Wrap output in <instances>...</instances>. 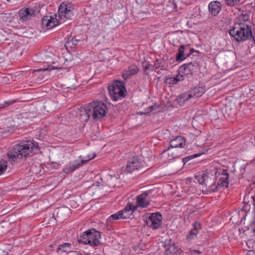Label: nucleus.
<instances>
[{"label":"nucleus","mask_w":255,"mask_h":255,"mask_svg":"<svg viewBox=\"0 0 255 255\" xmlns=\"http://www.w3.org/2000/svg\"><path fill=\"white\" fill-rule=\"evenodd\" d=\"M112 215L109 216L107 220V227L109 230L112 229Z\"/></svg>","instance_id":"obj_29"},{"label":"nucleus","mask_w":255,"mask_h":255,"mask_svg":"<svg viewBox=\"0 0 255 255\" xmlns=\"http://www.w3.org/2000/svg\"><path fill=\"white\" fill-rule=\"evenodd\" d=\"M0 252H1L3 254V255H6V254L3 251L0 250Z\"/></svg>","instance_id":"obj_44"},{"label":"nucleus","mask_w":255,"mask_h":255,"mask_svg":"<svg viewBox=\"0 0 255 255\" xmlns=\"http://www.w3.org/2000/svg\"><path fill=\"white\" fill-rule=\"evenodd\" d=\"M37 142L31 140L22 141L9 149L6 155L10 161L16 162L22 157H26L30 152L39 150Z\"/></svg>","instance_id":"obj_3"},{"label":"nucleus","mask_w":255,"mask_h":255,"mask_svg":"<svg viewBox=\"0 0 255 255\" xmlns=\"http://www.w3.org/2000/svg\"><path fill=\"white\" fill-rule=\"evenodd\" d=\"M77 255H83L82 254H81V253H78V254H77Z\"/></svg>","instance_id":"obj_45"},{"label":"nucleus","mask_w":255,"mask_h":255,"mask_svg":"<svg viewBox=\"0 0 255 255\" xmlns=\"http://www.w3.org/2000/svg\"><path fill=\"white\" fill-rule=\"evenodd\" d=\"M136 202L138 206L142 208L147 207L149 204L147 193L144 192L138 195L136 198Z\"/></svg>","instance_id":"obj_19"},{"label":"nucleus","mask_w":255,"mask_h":255,"mask_svg":"<svg viewBox=\"0 0 255 255\" xmlns=\"http://www.w3.org/2000/svg\"><path fill=\"white\" fill-rule=\"evenodd\" d=\"M87 119L92 117L95 120H98L106 115L107 107L101 101H94L87 105L85 108Z\"/></svg>","instance_id":"obj_5"},{"label":"nucleus","mask_w":255,"mask_h":255,"mask_svg":"<svg viewBox=\"0 0 255 255\" xmlns=\"http://www.w3.org/2000/svg\"><path fill=\"white\" fill-rule=\"evenodd\" d=\"M194 229H196L198 231L200 228V224L198 222H195L193 224Z\"/></svg>","instance_id":"obj_35"},{"label":"nucleus","mask_w":255,"mask_h":255,"mask_svg":"<svg viewBox=\"0 0 255 255\" xmlns=\"http://www.w3.org/2000/svg\"><path fill=\"white\" fill-rule=\"evenodd\" d=\"M188 99L190 98L188 97V94H185L179 96L177 99V102L180 106H181L186 101L188 100Z\"/></svg>","instance_id":"obj_23"},{"label":"nucleus","mask_w":255,"mask_h":255,"mask_svg":"<svg viewBox=\"0 0 255 255\" xmlns=\"http://www.w3.org/2000/svg\"><path fill=\"white\" fill-rule=\"evenodd\" d=\"M240 0H236V1L237 2V4H238L240 3Z\"/></svg>","instance_id":"obj_43"},{"label":"nucleus","mask_w":255,"mask_h":255,"mask_svg":"<svg viewBox=\"0 0 255 255\" xmlns=\"http://www.w3.org/2000/svg\"><path fill=\"white\" fill-rule=\"evenodd\" d=\"M175 79L177 80V83L181 81H183L184 79L185 76L182 74L181 73H179L175 77H174Z\"/></svg>","instance_id":"obj_30"},{"label":"nucleus","mask_w":255,"mask_h":255,"mask_svg":"<svg viewBox=\"0 0 255 255\" xmlns=\"http://www.w3.org/2000/svg\"><path fill=\"white\" fill-rule=\"evenodd\" d=\"M12 103L10 102H4L2 104H0V109L6 107L8 106L9 105L11 104Z\"/></svg>","instance_id":"obj_33"},{"label":"nucleus","mask_w":255,"mask_h":255,"mask_svg":"<svg viewBox=\"0 0 255 255\" xmlns=\"http://www.w3.org/2000/svg\"><path fill=\"white\" fill-rule=\"evenodd\" d=\"M162 62H164L163 61H159L158 60H156V62L155 63V65L156 66V68H160L161 69H163V65H162Z\"/></svg>","instance_id":"obj_31"},{"label":"nucleus","mask_w":255,"mask_h":255,"mask_svg":"<svg viewBox=\"0 0 255 255\" xmlns=\"http://www.w3.org/2000/svg\"><path fill=\"white\" fill-rule=\"evenodd\" d=\"M149 109H150V111H151L153 110V106H150L149 107Z\"/></svg>","instance_id":"obj_42"},{"label":"nucleus","mask_w":255,"mask_h":255,"mask_svg":"<svg viewBox=\"0 0 255 255\" xmlns=\"http://www.w3.org/2000/svg\"><path fill=\"white\" fill-rule=\"evenodd\" d=\"M185 47L184 45H181L178 48V52L176 55V60L182 61L186 58L185 54H184V51Z\"/></svg>","instance_id":"obj_22"},{"label":"nucleus","mask_w":255,"mask_h":255,"mask_svg":"<svg viewBox=\"0 0 255 255\" xmlns=\"http://www.w3.org/2000/svg\"><path fill=\"white\" fill-rule=\"evenodd\" d=\"M200 184H205L209 192H215L221 187L227 188L229 185V174L227 170L213 168L201 176H196Z\"/></svg>","instance_id":"obj_1"},{"label":"nucleus","mask_w":255,"mask_h":255,"mask_svg":"<svg viewBox=\"0 0 255 255\" xmlns=\"http://www.w3.org/2000/svg\"><path fill=\"white\" fill-rule=\"evenodd\" d=\"M136 210V208L133 206L131 204H128V205L122 211H120L122 219L130 218L133 212Z\"/></svg>","instance_id":"obj_15"},{"label":"nucleus","mask_w":255,"mask_h":255,"mask_svg":"<svg viewBox=\"0 0 255 255\" xmlns=\"http://www.w3.org/2000/svg\"><path fill=\"white\" fill-rule=\"evenodd\" d=\"M166 82L169 84L174 85L177 84V80L174 77H169L166 79Z\"/></svg>","instance_id":"obj_27"},{"label":"nucleus","mask_w":255,"mask_h":255,"mask_svg":"<svg viewBox=\"0 0 255 255\" xmlns=\"http://www.w3.org/2000/svg\"><path fill=\"white\" fill-rule=\"evenodd\" d=\"M120 214H121L120 211H119L117 214H113V220H118L122 218L121 216L120 215Z\"/></svg>","instance_id":"obj_34"},{"label":"nucleus","mask_w":255,"mask_h":255,"mask_svg":"<svg viewBox=\"0 0 255 255\" xmlns=\"http://www.w3.org/2000/svg\"><path fill=\"white\" fill-rule=\"evenodd\" d=\"M162 220L161 215L159 213H152L149 217L150 227L153 229H157L161 226Z\"/></svg>","instance_id":"obj_10"},{"label":"nucleus","mask_w":255,"mask_h":255,"mask_svg":"<svg viewBox=\"0 0 255 255\" xmlns=\"http://www.w3.org/2000/svg\"><path fill=\"white\" fill-rule=\"evenodd\" d=\"M139 71L138 67L135 65L129 66L128 70H125L122 72V76L125 80L129 78L131 76L136 74Z\"/></svg>","instance_id":"obj_14"},{"label":"nucleus","mask_w":255,"mask_h":255,"mask_svg":"<svg viewBox=\"0 0 255 255\" xmlns=\"http://www.w3.org/2000/svg\"><path fill=\"white\" fill-rule=\"evenodd\" d=\"M198 231L196 229H192L190 232L189 235L187 236V240L188 241H191L197 235Z\"/></svg>","instance_id":"obj_25"},{"label":"nucleus","mask_w":255,"mask_h":255,"mask_svg":"<svg viewBox=\"0 0 255 255\" xmlns=\"http://www.w3.org/2000/svg\"><path fill=\"white\" fill-rule=\"evenodd\" d=\"M143 66L144 71H146V70L150 69L151 68V67H152V65L146 63H143Z\"/></svg>","instance_id":"obj_32"},{"label":"nucleus","mask_w":255,"mask_h":255,"mask_svg":"<svg viewBox=\"0 0 255 255\" xmlns=\"http://www.w3.org/2000/svg\"><path fill=\"white\" fill-rule=\"evenodd\" d=\"M229 33L238 42L247 40L253 36L251 27L245 22L235 23Z\"/></svg>","instance_id":"obj_4"},{"label":"nucleus","mask_w":255,"mask_h":255,"mask_svg":"<svg viewBox=\"0 0 255 255\" xmlns=\"http://www.w3.org/2000/svg\"><path fill=\"white\" fill-rule=\"evenodd\" d=\"M100 239V232L95 229H91L83 232L77 238V241L83 245L97 247L101 244Z\"/></svg>","instance_id":"obj_6"},{"label":"nucleus","mask_w":255,"mask_h":255,"mask_svg":"<svg viewBox=\"0 0 255 255\" xmlns=\"http://www.w3.org/2000/svg\"><path fill=\"white\" fill-rule=\"evenodd\" d=\"M117 181L118 182V184L117 185L115 184L114 185V187H120L121 185V182L120 181V180H119L118 178H117Z\"/></svg>","instance_id":"obj_40"},{"label":"nucleus","mask_w":255,"mask_h":255,"mask_svg":"<svg viewBox=\"0 0 255 255\" xmlns=\"http://www.w3.org/2000/svg\"><path fill=\"white\" fill-rule=\"evenodd\" d=\"M195 50L193 48L190 49V53H187L186 54V57H189L190 54H191L193 52H195Z\"/></svg>","instance_id":"obj_38"},{"label":"nucleus","mask_w":255,"mask_h":255,"mask_svg":"<svg viewBox=\"0 0 255 255\" xmlns=\"http://www.w3.org/2000/svg\"><path fill=\"white\" fill-rule=\"evenodd\" d=\"M205 92V88L204 86H196L192 89L188 94H187L188 97L189 98H199L202 96Z\"/></svg>","instance_id":"obj_12"},{"label":"nucleus","mask_w":255,"mask_h":255,"mask_svg":"<svg viewBox=\"0 0 255 255\" xmlns=\"http://www.w3.org/2000/svg\"><path fill=\"white\" fill-rule=\"evenodd\" d=\"M198 156V155L197 154H195L193 155H191L190 157L192 158H195V157H196Z\"/></svg>","instance_id":"obj_41"},{"label":"nucleus","mask_w":255,"mask_h":255,"mask_svg":"<svg viewBox=\"0 0 255 255\" xmlns=\"http://www.w3.org/2000/svg\"><path fill=\"white\" fill-rule=\"evenodd\" d=\"M185 139L181 136H178L171 140L170 142V147L173 148H183L185 145Z\"/></svg>","instance_id":"obj_18"},{"label":"nucleus","mask_w":255,"mask_h":255,"mask_svg":"<svg viewBox=\"0 0 255 255\" xmlns=\"http://www.w3.org/2000/svg\"><path fill=\"white\" fill-rule=\"evenodd\" d=\"M108 91L109 93V95L112 96V86L109 85L108 86Z\"/></svg>","instance_id":"obj_39"},{"label":"nucleus","mask_w":255,"mask_h":255,"mask_svg":"<svg viewBox=\"0 0 255 255\" xmlns=\"http://www.w3.org/2000/svg\"><path fill=\"white\" fill-rule=\"evenodd\" d=\"M7 0V1H10V0Z\"/></svg>","instance_id":"obj_46"},{"label":"nucleus","mask_w":255,"mask_h":255,"mask_svg":"<svg viewBox=\"0 0 255 255\" xmlns=\"http://www.w3.org/2000/svg\"><path fill=\"white\" fill-rule=\"evenodd\" d=\"M52 67L51 66H48V68H44V69H37L36 70H35V71H37V72H40V71H46L47 70H51L52 69Z\"/></svg>","instance_id":"obj_37"},{"label":"nucleus","mask_w":255,"mask_h":255,"mask_svg":"<svg viewBox=\"0 0 255 255\" xmlns=\"http://www.w3.org/2000/svg\"><path fill=\"white\" fill-rule=\"evenodd\" d=\"M95 156L96 153H93L92 154H88L86 156L83 157V158L80 159V160L82 161V164H83L93 159L95 157Z\"/></svg>","instance_id":"obj_24"},{"label":"nucleus","mask_w":255,"mask_h":255,"mask_svg":"<svg viewBox=\"0 0 255 255\" xmlns=\"http://www.w3.org/2000/svg\"><path fill=\"white\" fill-rule=\"evenodd\" d=\"M113 84V100L117 101L126 97L127 91L123 82L114 80Z\"/></svg>","instance_id":"obj_7"},{"label":"nucleus","mask_w":255,"mask_h":255,"mask_svg":"<svg viewBox=\"0 0 255 255\" xmlns=\"http://www.w3.org/2000/svg\"><path fill=\"white\" fill-rule=\"evenodd\" d=\"M144 165V163L141 159H139L137 156H133L129 160L126 170L129 173H131L136 170H145Z\"/></svg>","instance_id":"obj_9"},{"label":"nucleus","mask_w":255,"mask_h":255,"mask_svg":"<svg viewBox=\"0 0 255 255\" xmlns=\"http://www.w3.org/2000/svg\"><path fill=\"white\" fill-rule=\"evenodd\" d=\"M162 155L166 156L168 155V160L170 161L174 159L175 158L179 156L177 153L175 152L174 151L170 150V147H169L167 149L164 150L162 153Z\"/></svg>","instance_id":"obj_21"},{"label":"nucleus","mask_w":255,"mask_h":255,"mask_svg":"<svg viewBox=\"0 0 255 255\" xmlns=\"http://www.w3.org/2000/svg\"><path fill=\"white\" fill-rule=\"evenodd\" d=\"M166 255H181V250L174 244L165 245Z\"/></svg>","instance_id":"obj_17"},{"label":"nucleus","mask_w":255,"mask_h":255,"mask_svg":"<svg viewBox=\"0 0 255 255\" xmlns=\"http://www.w3.org/2000/svg\"><path fill=\"white\" fill-rule=\"evenodd\" d=\"M147 0H136V2L137 4L140 5H143L145 4Z\"/></svg>","instance_id":"obj_36"},{"label":"nucleus","mask_w":255,"mask_h":255,"mask_svg":"<svg viewBox=\"0 0 255 255\" xmlns=\"http://www.w3.org/2000/svg\"><path fill=\"white\" fill-rule=\"evenodd\" d=\"M209 10L214 16L218 15L222 9V4L219 1H212L208 5Z\"/></svg>","instance_id":"obj_13"},{"label":"nucleus","mask_w":255,"mask_h":255,"mask_svg":"<svg viewBox=\"0 0 255 255\" xmlns=\"http://www.w3.org/2000/svg\"><path fill=\"white\" fill-rule=\"evenodd\" d=\"M199 64L196 62L186 63L179 67V73L183 74L185 77L192 76L194 73L199 69Z\"/></svg>","instance_id":"obj_8"},{"label":"nucleus","mask_w":255,"mask_h":255,"mask_svg":"<svg viewBox=\"0 0 255 255\" xmlns=\"http://www.w3.org/2000/svg\"><path fill=\"white\" fill-rule=\"evenodd\" d=\"M34 14V12L32 9L26 7L22 8L18 12L20 19L22 20H26L30 19Z\"/></svg>","instance_id":"obj_16"},{"label":"nucleus","mask_w":255,"mask_h":255,"mask_svg":"<svg viewBox=\"0 0 255 255\" xmlns=\"http://www.w3.org/2000/svg\"><path fill=\"white\" fill-rule=\"evenodd\" d=\"M74 15L73 8L70 4L62 2L58 9V17L56 14L51 16H45L42 20V25L47 29H51L61 23L64 22L67 19H71Z\"/></svg>","instance_id":"obj_2"},{"label":"nucleus","mask_w":255,"mask_h":255,"mask_svg":"<svg viewBox=\"0 0 255 255\" xmlns=\"http://www.w3.org/2000/svg\"><path fill=\"white\" fill-rule=\"evenodd\" d=\"M72 250V245L69 243H65L60 245L57 249L58 253H68Z\"/></svg>","instance_id":"obj_20"},{"label":"nucleus","mask_w":255,"mask_h":255,"mask_svg":"<svg viewBox=\"0 0 255 255\" xmlns=\"http://www.w3.org/2000/svg\"><path fill=\"white\" fill-rule=\"evenodd\" d=\"M7 167V162L1 160L0 161V175L2 174L6 169Z\"/></svg>","instance_id":"obj_26"},{"label":"nucleus","mask_w":255,"mask_h":255,"mask_svg":"<svg viewBox=\"0 0 255 255\" xmlns=\"http://www.w3.org/2000/svg\"><path fill=\"white\" fill-rule=\"evenodd\" d=\"M83 164L80 159L74 160L69 163L67 164L63 169V171L65 173H69L73 172L76 169L80 167Z\"/></svg>","instance_id":"obj_11"},{"label":"nucleus","mask_w":255,"mask_h":255,"mask_svg":"<svg viewBox=\"0 0 255 255\" xmlns=\"http://www.w3.org/2000/svg\"><path fill=\"white\" fill-rule=\"evenodd\" d=\"M225 1L228 6H233L238 4L236 0H225Z\"/></svg>","instance_id":"obj_28"}]
</instances>
